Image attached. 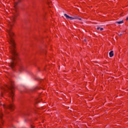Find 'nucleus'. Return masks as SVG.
<instances>
[{
    "label": "nucleus",
    "mask_w": 128,
    "mask_h": 128,
    "mask_svg": "<svg viewBox=\"0 0 128 128\" xmlns=\"http://www.w3.org/2000/svg\"><path fill=\"white\" fill-rule=\"evenodd\" d=\"M2 106L4 108H8L9 110H14V106L12 104L10 105H8L7 106L3 104Z\"/></svg>",
    "instance_id": "39448f33"
},
{
    "label": "nucleus",
    "mask_w": 128,
    "mask_h": 128,
    "mask_svg": "<svg viewBox=\"0 0 128 128\" xmlns=\"http://www.w3.org/2000/svg\"><path fill=\"white\" fill-rule=\"evenodd\" d=\"M1 96H2V92H1Z\"/></svg>",
    "instance_id": "4468645a"
},
{
    "label": "nucleus",
    "mask_w": 128,
    "mask_h": 128,
    "mask_svg": "<svg viewBox=\"0 0 128 128\" xmlns=\"http://www.w3.org/2000/svg\"><path fill=\"white\" fill-rule=\"evenodd\" d=\"M48 0V4H50V2H52V0Z\"/></svg>",
    "instance_id": "f8f14e48"
},
{
    "label": "nucleus",
    "mask_w": 128,
    "mask_h": 128,
    "mask_svg": "<svg viewBox=\"0 0 128 128\" xmlns=\"http://www.w3.org/2000/svg\"><path fill=\"white\" fill-rule=\"evenodd\" d=\"M84 42H86V40L84 39Z\"/></svg>",
    "instance_id": "f3484780"
},
{
    "label": "nucleus",
    "mask_w": 128,
    "mask_h": 128,
    "mask_svg": "<svg viewBox=\"0 0 128 128\" xmlns=\"http://www.w3.org/2000/svg\"><path fill=\"white\" fill-rule=\"evenodd\" d=\"M64 16H66L67 20L70 19V20H82V18H78V16H74L73 17H71L68 16V15H67L66 14H64Z\"/></svg>",
    "instance_id": "7ed1b4c3"
},
{
    "label": "nucleus",
    "mask_w": 128,
    "mask_h": 128,
    "mask_svg": "<svg viewBox=\"0 0 128 128\" xmlns=\"http://www.w3.org/2000/svg\"><path fill=\"white\" fill-rule=\"evenodd\" d=\"M36 90H38V88H32V89H30V92H36Z\"/></svg>",
    "instance_id": "1a4fd4ad"
},
{
    "label": "nucleus",
    "mask_w": 128,
    "mask_h": 128,
    "mask_svg": "<svg viewBox=\"0 0 128 128\" xmlns=\"http://www.w3.org/2000/svg\"><path fill=\"white\" fill-rule=\"evenodd\" d=\"M8 90L7 92L8 93V96L11 98L12 100H14V83L11 82L9 86H6Z\"/></svg>",
    "instance_id": "f03ea898"
},
{
    "label": "nucleus",
    "mask_w": 128,
    "mask_h": 128,
    "mask_svg": "<svg viewBox=\"0 0 128 128\" xmlns=\"http://www.w3.org/2000/svg\"><path fill=\"white\" fill-rule=\"evenodd\" d=\"M122 34H119L120 36H122Z\"/></svg>",
    "instance_id": "2eb2a0df"
},
{
    "label": "nucleus",
    "mask_w": 128,
    "mask_h": 128,
    "mask_svg": "<svg viewBox=\"0 0 128 128\" xmlns=\"http://www.w3.org/2000/svg\"><path fill=\"white\" fill-rule=\"evenodd\" d=\"M126 20H128V17L126 18Z\"/></svg>",
    "instance_id": "dca6fc26"
},
{
    "label": "nucleus",
    "mask_w": 128,
    "mask_h": 128,
    "mask_svg": "<svg viewBox=\"0 0 128 128\" xmlns=\"http://www.w3.org/2000/svg\"><path fill=\"white\" fill-rule=\"evenodd\" d=\"M115 24H124V20L116 22Z\"/></svg>",
    "instance_id": "9d476101"
},
{
    "label": "nucleus",
    "mask_w": 128,
    "mask_h": 128,
    "mask_svg": "<svg viewBox=\"0 0 128 128\" xmlns=\"http://www.w3.org/2000/svg\"><path fill=\"white\" fill-rule=\"evenodd\" d=\"M18 2H15V6H18Z\"/></svg>",
    "instance_id": "ddd939ff"
},
{
    "label": "nucleus",
    "mask_w": 128,
    "mask_h": 128,
    "mask_svg": "<svg viewBox=\"0 0 128 128\" xmlns=\"http://www.w3.org/2000/svg\"><path fill=\"white\" fill-rule=\"evenodd\" d=\"M2 112H0V128H2Z\"/></svg>",
    "instance_id": "0eeeda50"
},
{
    "label": "nucleus",
    "mask_w": 128,
    "mask_h": 128,
    "mask_svg": "<svg viewBox=\"0 0 128 128\" xmlns=\"http://www.w3.org/2000/svg\"><path fill=\"white\" fill-rule=\"evenodd\" d=\"M109 55H110V58H112V56H114V52L112 50L110 52H109Z\"/></svg>",
    "instance_id": "6e6552de"
},
{
    "label": "nucleus",
    "mask_w": 128,
    "mask_h": 128,
    "mask_svg": "<svg viewBox=\"0 0 128 128\" xmlns=\"http://www.w3.org/2000/svg\"><path fill=\"white\" fill-rule=\"evenodd\" d=\"M24 70V66L22 64H19L18 65V74H20Z\"/></svg>",
    "instance_id": "423d86ee"
},
{
    "label": "nucleus",
    "mask_w": 128,
    "mask_h": 128,
    "mask_svg": "<svg viewBox=\"0 0 128 128\" xmlns=\"http://www.w3.org/2000/svg\"><path fill=\"white\" fill-rule=\"evenodd\" d=\"M97 30H104V28H100V27H98L97 28Z\"/></svg>",
    "instance_id": "9b49d317"
},
{
    "label": "nucleus",
    "mask_w": 128,
    "mask_h": 128,
    "mask_svg": "<svg viewBox=\"0 0 128 128\" xmlns=\"http://www.w3.org/2000/svg\"><path fill=\"white\" fill-rule=\"evenodd\" d=\"M18 15V14H16L14 16L11 18V22H9V25L10 26H14V22H16V18Z\"/></svg>",
    "instance_id": "20e7f679"
},
{
    "label": "nucleus",
    "mask_w": 128,
    "mask_h": 128,
    "mask_svg": "<svg viewBox=\"0 0 128 128\" xmlns=\"http://www.w3.org/2000/svg\"><path fill=\"white\" fill-rule=\"evenodd\" d=\"M8 33L10 36V52L12 54V60L10 63V66L11 68H14L20 60L18 58V53L16 52V43L14 40L12 38V36H14V32L10 29L8 30Z\"/></svg>",
    "instance_id": "f257e3e1"
},
{
    "label": "nucleus",
    "mask_w": 128,
    "mask_h": 128,
    "mask_svg": "<svg viewBox=\"0 0 128 128\" xmlns=\"http://www.w3.org/2000/svg\"><path fill=\"white\" fill-rule=\"evenodd\" d=\"M32 128H34V127L32 126Z\"/></svg>",
    "instance_id": "a211bd4d"
}]
</instances>
